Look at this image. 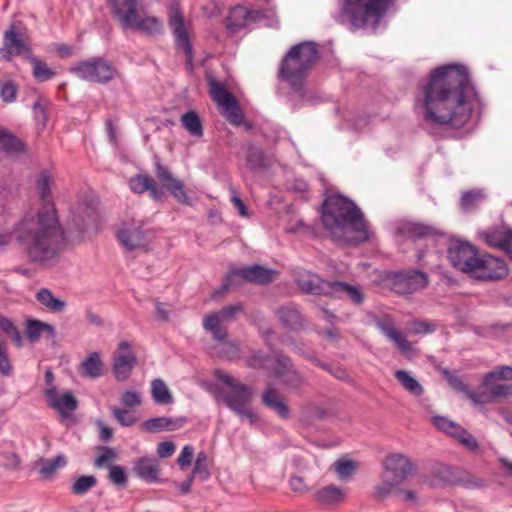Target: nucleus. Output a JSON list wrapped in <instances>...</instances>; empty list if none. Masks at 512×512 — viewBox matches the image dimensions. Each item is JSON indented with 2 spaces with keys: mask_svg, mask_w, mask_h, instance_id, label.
Masks as SVG:
<instances>
[{
  "mask_svg": "<svg viewBox=\"0 0 512 512\" xmlns=\"http://www.w3.org/2000/svg\"><path fill=\"white\" fill-rule=\"evenodd\" d=\"M475 89L463 66L447 65L434 69L423 84L418 98L427 122L463 127L470 119Z\"/></svg>",
  "mask_w": 512,
  "mask_h": 512,
  "instance_id": "1",
  "label": "nucleus"
},
{
  "mask_svg": "<svg viewBox=\"0 0 512 512\" xmlns=\"http://www.w3.org/2000/svg\"><path fill=\"white\" fill-rule=\"evenodd\" d=\"M18 238L31 261L48 266L58 260L66 238L54 205L47 203L35 218L25 219L20 225Z\"/></svg>",
  "mask_w": 512,
  "mask_h": 512,
  "instance_id": "2",
  "label": "nucleus"
},
{
  "mask_svg": "<svg viewBox=\"0 0 512 512\" xmlns=\"http://www.w3.org/2000/svg\"><path fill=\"white\" fill-rule=\"evenodd\" d=\"M323 226L335 239H343L349 231L358 233V240L368 238L366 222L357 205L342 195H332L323 203Z\"/></svg>",
  "mask_w": 512,
  "mask_h": 512,
  "instance_id": "3",
  "label": "nucleus"
},
{
  "mask_svg": "<svg viewBox=\"0 0 512 512\" xmlns=\"http://www.w3.org/2000/svg\"><path fill=\"white\" fill-rule=\"evenodd\" d=\"M319 57L316 44L305 41L292 46L279 67V78L287 81L297 92L302 91L304 81Z\"/></svg>",
  "mask_w": 512,
  "mask_h": 512,
  "instance_id": "4",
  "label": "nucleus"
},
{
  "mask_svg": "<svg viewBox=\"0 0 512 512\" xmlns=\"http://www.w3.org/2000/svg\"><path fill=\"white\" fill-rule=\"evenodd\" d=\"M112 16L120 23L122 29H132L147 36L163 32L162 21L155 16L141 17L137 12V0H106Z\"/></svg>",
  "mask_w": 512,
  "mask_h": 512,
  "instance_id": "5",
  "label": "nucleus"
},
{
  "mask_svg": "<svg viewBox=\"0 0 512 512\" xmlns=\"http://www.w3.org/2000/svg\"><path fill=\"white\" fill-rule=\"evenodd\" d=\"M396 0H345L343 13L354 28L375 29Z\"/></svg>",
  "mask_w": 512,
  "mask_h": 512,
  "instance_id": "6",
  "label": "nucleus"
},
{
  "mask_svg": "<svg viewBox=\"0 0 512 512\" xmlns=\"http://www.w3.org/2000/svg\"><path fill=\"white\" fill-rule=\"evenodd\" d=\"M207 391L240 417L254 421L255 414L248 408L252 398L250 386H207Z\"/></svg>",
  "mask_w": 512,
  "mask_h": 512,
  "instance_id": "7",
  "label": "nucleus"
},
{
  "mask_svg": "<svg viewBox=\"0 0 512 512\" xmlns=\"http://www.w3.org/2000/svg\"><path fill=\"white\" fill-rule=\"evenodd\" d=\"M69 71L82 80L100 84L112 81L117 73L115 67L102 57L78 62Z\"/></svg>",
  "mask_w": 512,
  "mask_h": 512,
  "instance_id": "8",
  "label": "nucleus"
},
{
  "mask_svg": "<svg viewBox=\"0 0 512 512\" xmlns=\"http://www.w3.org/2000/svg\"><path fill=\"white\" fill-rule=\"evenodd\" d=\"M277 274L278 273L275 270L268 269L257 264L242 268H231L226 275L225 282L222 287L212 295V298H216L226 293L229 287L234 283V278L236 277H240L250 283L266 285L273 282L276 279Z\"/></svg>",
  "mask_w": 512,
  "mask_h": 512,
  "instance_id": "9",
  "label": "nucleus"
},
{
  "mask_svg": "<svg viewBox=\"0 0 512 512\" xmlns=\"http://www.w3.org/2000/svg\"><path fill=\"white\" fill-rule=\"evenodd\" d=\"M209 90L213 101L222 108L221 113L226 120L235 126H240L244 116L232 93L215 79L209 80Z\"/></svg>",
  "mask_w": 512,
  "mask_h": 512,
  "instance_id": "10",
  "label": "nucleus"
},
{
  "mask_svg": "<svg viewBox=\"0 0 512 512\" xmlns=\"http://www.w3.org/2000/svg\"><path fill=\"white\" fill-rule=\"evenodd\" d=\"M382 481L392 486H399L415 469L412 460L402 453H389L383 461Z\"/></svg>",
  "mask_w": 512,
  "mask_h": 512,
  "instance_id": "11",
  "label": "nucleus"
},
{
  "mask_svg": "<svg viewBox=\"0 0 512 512\" xmlns=\"http://www.w3.org/2000/svg\"><path fill=\"white\" fill-rule=\"evenodd\" d=\"M242 310V303L225 306L216 312L206 315L203 318V328L211 333L213 339L222 341L226 339L228 334L225 324L233 322Z\"/></svg>",
  "mask_w": 512,
  "mask_h": 512,
  "instance_id": "12",
  "label": "nucleus"
},
{
  "mask_svg": "<svg viewBox=\"0 0 512 512\" xmlns=\"http://www.w3.org/2000/svg\"><path fill=\"white\" fill-rule=\"evenodd\" d=\"M138 363L137 356L128 341H120L111 355V372L118 382L127 381Z\"/></svg>",
  "mask_w": 512,
  "mask_h": 512,
  "instance_id": "13",
  "label": "nucleus"
},
{
  "mask_svg": "<svg viewBox=\"0 0 512 512\" xmlns=\"http://www.w3.org/2000/svg\"><path fill=\"white\" fill-rule=\"evenodd\" d=\"M387 280L391 290L399 295L415 293L428 285L427 274L419 270L391 272Z\"/></svg>",
  "mask_w": 512,
  "mask_h": 512,
  "instance_id": "14",
  "label": "nucleus"
},
{
  "mask_svg": "<svg viewBox=\"0 0 512 512\" xmlns=\"http://www.w3.org/2000/svg\"><path fill=\"white\" fill-rule=\"evenodd\" d=\"M457 393L471 400L474 405L498 402L512 397V386H453Z\"/></svg>",
  "mask_w": 512,
  "mask_h": 512,
  "instance_id": "15",
  "label": "nucleus"
},
{
  "mask_svg": "<svg viewBox=\"0 0 512 512\" xmlns=\"http://www.w3.org/2000/svg\"><path fill=\"white\" fill-rule=\"evenodd\" d=\"M120 243L129 251L145 249L153 238V233L144 228L140 221H130L121 224L117 232Z\"/></svg>",
  "mask_w": 512,
  "mask_h": 512,
  "instance_id": "16",
  "label": "nucleus"
},
{
  "mask_svg": "<svg viewBox=\"0 0 512 512\" xmlns=\"http://www.w3.org/2000/svg\"><path fill=\"white\" fill-rule=\"evenodd\" d=\"M447 255L453 267L470 273L479 254L470 243L453 239L449 242Z\"/></svg>",
  "mask_w": 512,
  "mask_h": 512,
  "instance_id": "17",
  "label": "nucleus"
},
{
  "mask_svg": "<svg viewBox=\"0 0 512 512\" xmlns=\"http://www.w3.org/2000/svg\"><path fill=\"white\" fill-rule=\"evenodd\" d=\"M470 273L480 280H499L508 274V268L501 258L490 254H479Z\"/></svg>",
  "mask_w": 512,
  "mask_h": 512,
  "instance_id": "18",
  "label": "nucleus"
},
{
  "mask_svg": "<svg viewBox=\"0 0 512 512\" xmlns=\"http://www.w3.org/2000/svg\"><path fill=\"white\" fill-rule=\"evenodd\" d=\"M294 280L299 289L305 294L331 296L333 281L323 280L310 271L296 270L294 272Z\"/></svg>",
  "mask_w": 512,
  "mask_h": 512,
  "instance_id": "19",
  "label": "nucleus"
},
{
  "mask_svg": "<svg viewBox=\"0 0 512 512\" xmlns=\"http://www.w3.org/2000/svg\"><path fill=\"white\" fill-rule=\"evenodd\" d=\"M43 394L46 397L47 405L57 411L61 419L69 418L72 412L78 408V400L70 391L60 393L53 386L45 389Z\"/></svg>",
  "mask_w": 512,
  "mask_h": 512,
  "instance_id": "20",
  "label": "nucleus"
},
{
  "mask_svg": "<svg viewBox=\"0 0 512 512\" xmlns=\"http://www.w3.org/2000/svg\"><path fill=\"white\" fill-rule=\"evenodd\" d=\"M155 176L171 196L179 203L191 206V201L184 190V183L175 178L171 171L160 163L155 162Z\"/></svg>",
  "mask_w": 512,
  "mask_h": 512,
  "instance_id": "21",
  "label": "nucleus"
},
{
  "mask_svg": "<svg viewBox=\"0 0 512 512\" xmlns=\"http://www.w3.org/2000/svg\"><path fill=\"white\" fill-rule=\"evenodd\" d=\"M22 55L29 59L31 55L30 45L16 31V27L12 25L4 33V47L0 48V57L6 61H11L13 55Z\"/></svg>",
  "mask_w": 512,
  "mask_h": 512,
  "instance_id": "22",
  "label": "nucleus"
},
{
  "mask_svg": "<svg viewBox=\"0 0 512 512\" xmlns=\"http://www.w3.org/2000/svg\"><path fill=\"white\" fill-rule=\"evenodd\" d=\"M481 239L490 247L498 248L512 259V229L506 225L491 227L480 233Z\"/></svg>",
  "mask_w": 512,
  "mask_h": 512,
  "instance_id": "23",
  "label": "nucleus"
},
{
  "mask_svg": "<svg viewBox=\"0 0 512 512\" xmlns=\"http://www.w3.org/2000/svg\"><path fill=\"white\" fill-rule=\"evenodd\" d=\"M79 374L87 379L95 380L106 375L107 367L100 351L90 352L78 365Z\"/></svg>",
  "mask_w": 512,
  "mask_h": 512,
  "instance_id": "24",
  "label": "nucleus"
},
{
  "mask_svg": "<svg viewBox=\"0 0 512 512\" xmlns=\"http://www.w3.org/2000/svg\"><path fill=\"white\" fill-rule=\"evenodd\" d=\"M129 186L137 194L149 192L150 197L155 201H163L165 198L164 189L158 187L155 180L148 174L139 173L131 177Z\"/></svg>",
  "mask_w": 512,
  "mask_h": 512,
  "instance_id": "25",
  "label": "nucleus"
},
{
  "mask_svg": "<svg viewBox=\"0 0 512 512\" xmlns=\"http://www.w3.org/2000/svg\"><path fill=\"white\" fill-rule=\"evenodd\" d=\"M273 359L274 362L273 364L272 362L270 363V368L276 378L291 382H298L301 380L300 374L289 357L276 352Z\"/></svg>",
  "mask_w": 512,
  "mask_h": 512,
  "instance_id": "26",
  "label": "nucleus"
},
{
  "mask_svg": "<svg viewBox=\"0 0 512 512\" xmlns=\"http://www.w3.org/2000/svg\"><path fill=\"white\" fill-rule=\"evenodd\" d=\"M376 326L401 352L408 353L412 350V344L395 328L389 317L377 319Z\"/></svg>",
  "mask_w": 512,
  "mask_h": 512,
  "instance_id": "27",
  "label": "nucleus"
},
{
  "mask_svg": "<svg viewBox=\"0 0 512 512\" xmlns=\"http://www.w3.org/2000/svg\"><path fill=\"white\" fill-rule=\"evenodd\" d=\"M282 325L290 330H299L304 326V318L294 304H287L275 310Z\"/></svg>",
  "mask_w": 512,
  "mask_h": 512,
  "instance_id": "28",
  "label": "nucleus"
},
{
  "mask_svg": "<svg viewBox=\"0 0 512 512\" xmlns=\"http://www.w3.org/2000/svg\"><path fill=\"white\" fill-rule=\"evenodd\" d=\"M133 471L140 479L146 482L155 483L159 481L160 467L155 458H139L135 462Z\"/></svg>",
  "mask_w": 512,
  "mask_h": 512,
  "instance_id": "29",
  "label": "nucleus"
},
{
  "mask_svg": "<svg viewBox=\"0 0 512 512\" xmlns=\"http://www.w3.org/2000/svg\"><path fill=\"white\" fill-rule=\"evenodd\" d=\"M262 403L275 412L282 419H287L290 416V409L283 396L277 390L269 387L262 394Z\"/></svg>",
  "mask_w": 512,
  "mask_h": 512,
  "instance_id": "30",
  "label": "nucleus"
},
{
  "mask_svg": "<svg viewBox=\"0 0 512 512\" xmlns=\"http://www.w3.org/2000/svg\"><path fill=\"white\" fill-rule=\"evenodd\" d=\"M169 25L173 29V33L180 45L185 47L190 52V44L188 35L184 25V19L178 4H173L170 7Z\"/></svg>",
  "mask_w": 512,
  "mask_h": 512,
  "instance_id": "31",
  "label": "nucleus"
},
{
  "mask_svg": "<svg viewBox=\"0 0 512 512\" xmlns=\"http://www.w3.org/2000/svg\"><path fill=\"white\" fill-rule=\"evenodd\" d=\"M42 333H48L50 336L55 335V327L49 323L37 320L27 319L25 322V334L31 343L39 341Z\"/></svg>",
  "mask_w": 512,
  "mask_h": 512,
  "instance_id": "32",
  "label": "nucleus"
},
{
  "mask_svg": "<svg viewBox=\"0 0 512 512\" xmlns=\"http://www.w3.org/2000/svg\"><path fill=\"white\" fill-rule=\"evenodd\" d=\"M331 297L341 298L348 297L355 304H362L364 294L359 287L347 284L345 282L333 281Z\"/></svg>",
  "mask_w": 512,
  "mask_h": 512,
  "instance_id": "33",
  "label": "nucleus"
},
{
  "mask_svg": "<svg viewBox=\"0 0 512 512\" xmlns=\"http://www.w3.org/2000/svg\"><path fill=\"white\" fill-rule=\"evenodd\" d=\"M35 298L43 307L53 313H62L66 308V302L55 297L48 288H40L36 292Z\"/></svg>",
  "mask_w": 512,
  "mask_h": 512,
  "instance_id": "34",
  "label": "nucleus"
},
{
  "mask_svg": "<svg viewBox=\"0 0 512 512\" xmlns=\"http://www.w3.org/2000/svg\"><path fill=\"white\" fill-rule=\"evenodd\" d=\"M397 233L407 239L416 240L431 235L433 228L422 223L407 222L397 229Z\"/></svg>",
  "mask_w": 512,
  "mask_h": 512,
  "instance_id": "35",
  "label": "nucleus"
},
{
  "mask_svg": "<svg viewBox=\"0 0 512 512\" xmlns=\"http://www.w3.org/2000/svg\"><path fill=\"white\" fill-rule=\"evenodd\" d=\"M246 161L253 171L265 169L269 166V159L266 153L258 146L249 144L247 147Z\"/></svg>",
  "mask_w": 512,
  "mask_h": 512,
  "instance_id": "36",
  "label": "nucleus"
},
{
  "mask_svg": "<svg viewBox=\"0 0 512 512\" xmlns=\"http://www.w3.org/2000/svg\"><path fill=\"white\" fill-rule=\"evenodd\" d=\"M345 491L335 485H329L316 493V499L323 505L331 506L344 500Z\"/></svg>",
  "mask_w": 512,
  "mask_h": 512,
  "instance_id": "37",
  "label": "nucleus"
},
{
  "mask_svg": "<svg viewBox=\"0 0 512 512\" xmlns=\"http://www.w3.org/2000/svg\"><path fill=\"white\" fill-rule=\"evenodd\" d=\"M485 199L486 194L482 189L464 191L460 198V207L464 212H471L478 208Z\"/></svg>",
  "mask_w": 512,
  "mask_h": 512,
  "instance_id": "38",
  "label": "nucleus"
},
{
  "mask_svg": "<svg viewBox=\"0 0 512 512\" xmlns=\"http://www.w3.org/2000/svg\"><path fill=\"white\" fill-rule=\"evenodd\" d=\"M0 149L8 153L25 152V144L6 129H0Z\"/></svg>",
  "mask_w": 512,
  "mask_h": 512,
  "instance_id": "39",
  "label": "nucleus"
},
{
  "mask_svg": "<svg viewBox=\"0 0 512 512\" xmlns=\"http://www.w3.org/2000/svg\"><path fill=\"white\" fill-rule=\"evenodd\" d=\"M458 473L459 468L457 467L439 466L433 472L435 481L432 483V485H456Z\"/></svg>",
  "mask_w": 512,
  "mask_h": 512,
  "instance_id": "40",
  "label": "nucleus"
},
{
  "mask_svg": "<svg viewBox=\"0 0 512 512\" xmlns=\"http://www.w3.org/2000/svg\"><path fill=\"white\" fill-rule=\"evenodd\" d=\"M249 10L244 6H235L229 12L226 19V26L232 31H237L247 25Z\"/></svg>",
  "mask_w": 512,
  "mask_h": 512,
  "instance_id": "41",
  "label": "nucleus"
},
{
  "mask_svg": "<svg viewBox=\"0 0 512 512\" xmlns=\"http://www.w3.org/2000/svg\"><path fill=\"white\" fill-rule=\"evenodd\" d=\"M29 61L32 64L33 77L38 82H44L52 79L55 76V71L48 67V65L41 59L35 56H29Z\"/></svg>",
  "mask_w": 512,
  "mask_h": 512,
  "instance_id": "42",
  "label": "nucleus"
},
{
  "mask_svg": "<svg viewBox=\"0 0 512 512\" xmlns=\"http://www.w3.org/2000/svg\"><path fill=\"white\" fill-rule=\"evenodd\" d=\"M183 127L193 136L202 137L203 127L199 115L195 111H188L182 115Z\"/></svg>",
  "mask_w": 512,
  "mask_h": 512,
  "instance_id": "43",
  "label": "nucleus"
},
{
  "mask_svg": "<svg viewBox=\"0 0 512 512\" xmlns=\"http://www.w3.org/2000/svg\"><path fill=\"white\" fill-rule=\"evenodd\" d=\"M456 485L463 486L466 489H481L487 487V481L459 468Z\"/></svg>",
  "mask_w": 512,
  "mask_h": 512,
  "instance_id": "44",
  "label": "nucleus"
},
{
  "mask_svg": "<svg viewBox=\"0 0 512 512\" xmlns=\"http://www.w3.org/2000/svg\"><path fill=\"white\" fill-rule=\"evenodd\" d=\"M493 381H512V367L499 366L483 375L481 384H491Z\"/></svg>",
  "mask_w": 512,
  "mask_h": 512,
  "instance_id": "45",
  "label": "nucleus"
},
{
  "mask_svg": "<svg viewBox=\"0 0 512 512\" xmlns=\"http://www.w3.org/2000/svg\"><path fill=\"white\" fill-rule=\"evenodd\" d=\"M40 474L46 478H51L59 467H63L67 464L65 456L58 455L54 459H41Z\"/></svg>",
  "mask_w": 512,
  "mask_h": 512,
  "instance_id": "46",
  "label": "nucleus"
},
{
  "mask_svg": "<svg viewBox=\"0 0 512 512\" xmlns=\"http://www.w3.org/2000/svg\"><path fill=\"white\" fill-rule=\"evenodd\" d=\"M108 479L116 487L123 489L127 486L128 477L124 467L120 465H108Z\"/></svg>",
  "mask_w": 512,
  "mask_h": 512,
  "instance_id": "47",
  "label": "nucleus"
},
{
  "mask_svg": "<svg viewBox=\"0 0 512 512\" xmlns=\"http://www.w3.org/2000/svg\"><path fill=\"white\" fill-rule=\"evenodd\" d=\"M0 329L9 336L17 347H22L23 340L19 329L5 316H0Z\"/></svg>",
  "mask_w": 512,
  "mask_h": 512,
  "instance_id": "48",
  "label": "nucleus"
},
{
  "mask_svg": "<svg viewBox=\"0 0 512 512\" xmlns=\"http://www.w3.org/2000/svg\"><path fill=\"white\" fill-rule=\"evenodd\" d=\"M97 483V479L93 475H84L79 477L71 486V491L75 495H84Z\"/></svg>",
  "mask_w": 512,
  "mask_h": 512,
  "instance_id": "49",
  "label": "nucleus"
},
{
  "mask_svg": "<svg viewBox=\"0 0 512 512\" xmlns=\"http://www.w3.org/2000/svg\"><path fill=\"white\" fill-rule=\"evenodd\" d=\"M217 353L221 357H225L227 359L233 360L240 356V347L234 341H218Z\"/></svg>",
  "mask_w": 512,
  "mask_h": 512,
  "instance_id": "50",
  "label": "nucleus"
},
{
  "mask_svg": "<svg viewBox=\"0 0 512 512\" xmlns=\"http://www.w3.org/2000/svg\"><path fill=\"white\" fill-rule=\"evenodd\" d=\"M433 423L439 430L447 433L452 437H455L462 428V426H460L456 422L443 416L433 417Z\"/></svg>",
  "mask_w": 512,
  "mask_h": 512,
  "instance_id": "51",
  "label": "nucleus"
},
{
  "mask_svg": "<svg viewBox=\"0 0 512 512\" xmlns=\"http://www.w3.org/2000/svg\"><path fill=\"white\" fill-rule=\"evenodd\" d=\"M208 457L204 451L198 452L194 464V475H198V478L201 481H206L210 477V472L208 470Z\"/></svg>",
  "mask_w": 512,
  "mask_h": 512,
  "instance_id": "52",
  "label": "nucleus"
},
{
  "mask_svg": "<svg viewBox=\"0 0 512 512\" xmlns=\"http://www.w3.org/2000/svg\"><path fill=\"white\" fill-rule=\"evenodd\" d=\"M272 358L269 355H265L261 351L253 352L246 360L249 367L254 369H267L270 368Z\"/></svg>",
  "mask_w": 512,
  "mask_h": 512,
  "instance_id": "53",
  "label": "nucleus"
},
{
  "mask_svg": "<svg viewBox=\"0 0 512 512\" xmlns=\"http://www.w3.org/2000/svg\"><path fill=\"white\" fill-rule=\"evenodd\" d=\"M100 454L94 460V466L96 468H107L108 461L114 460L117 457L115 450L108 446H101L98 448Z\"/></svg>",
  "mask_w": 512,
  "mask_h": 512,
  "instance_id": "54",
  "label": "nucleus"
},
{
  "mask_svg": "<svg viewBox=\"0 0 512 512\" xmlns=\"http://www.w3.org/2000/svg\"><path fill=\"white\" fill-rule=\"evenodd\" d=\"M36 187L38 190V193L43 201L42 207L50 203L53 205V203L49 200L50 197V177L46 172H42L40 174V177L37 180Z\"/></svg>",
  "mask_w": 512,
  "mask_h": 512,
  "instance_id": "55",
  "label": "nucleus"
},
{
  "mask_svg": "<svg viewBox=\"0 0 512 512\" xmlns=\"http://www.w3.org/2000/svg\"><path fill=\"white\" fill-rule=\"evenodd\" d=\"M152 398L159 405H168L173 403V396L168 386H152Z\"/></svg>",
  "mask_w": 512,
  "mask_h": 512,
  "instance_id": "56",
  "label": "nucleus"
},
{
  "mask_svg": "<svg viewBox=\"0 0 512 512\" xmlns=\"http://www.w3.org/2000/svg\"><path fill=\"white\" fill-rule=\"evenodd\" d=\"M334 467L341 479H348L355 472L357 464L352 460L339 459L334 463Z\"/></svg>",
  "mask_w": 512,
  "mask_h": 512,
  "instance_id": "57",
  "label": "nucleus"
},
{
  "mask_svg": "<svg viewBox=\"0 0 512 512\" xmlns=\"http://www.w3.org/2000/svg\"><path fill=\"white\" fill-rule=\"evenodd\" d=\"M141 428L143 431L152 434L165 432V416L145 420L141 424Z\"/></svg>",
  "mask_w": 512,
  "mask_h": 512,
  "instance_id": "58",
  "label": "nucleus"
},
{
  "mask_svg": "<svg viewBox=\"0 0 512 512\" xmlns=\"http://www.w3.org/2000/svg\"><path fill=\"white\" fill-rule=\"evenodd\" d=\"M454 438H456L463 446L472 452H476L479 449V443L477 439L463 427Z\"/></svg>",
  "mask_w": 512,
  "mask_h": 512,
  "instance_id": "59",
  "label": "nucleus"
},
{
  "mask_svg": "<svg viewBox=\"0 0 512 512\" xmlns=\"http://www.w3.org/2000/svg\"><path fill=\"white\" fill-rule=\"evenodd\" d=\"M17 86L13 81L0 83V97L4 102L10 103L16 99Z\"/></svg>",
  "mask_w": 512,
  "mask_h": 512,
  "instance_id": "60",
  "label": "nucleus"
},
{
  "mask_svg": "<svg viewBox=\"0 0 512 512\" xmlns=\"http://www.w3.org/2000/svg\"><path fill=\"white\" fill-rule=\"evenodd\" d=\"M12 371V365L7 354V343L0 336V372L3 375H9Z\"/></svg>",
  "mask_w": 512,
  "mask_h": 512,
  "instance_id": "61",
  "label": "nucleus"
},
{
  "mask_svg": "<svg viewBox=\"0 0 512 512\" xmlns=\"http://www.w3.org/2000/svg\"><path fill=\"white\" fill-rule=\"evenodd\" d=\"M112 414L118 423L124 427H130L136 422V418L129 411L115 407Z\"/></svg>",
  "mask_w": 512,
  "mask_h": 512,
  "instance_id": "62",
  "label": "nucleus"
},
{
  "mask_svg": "<svg viewBox=\"0 0 512 512\" xmlns=\"http://www.w3.org/2000/svg\"><path fill=\"white\" fill-rule=\"evenodd\" d=\"M436 326L428 321L416 320L409 324V331L412 334H429L434 332Z\"/></svg>",
  "mask_w": 512,
  "mask_h": 512,
  "instance_id": "63",
  "label": "nucleus"
},
{
  "mask_svg": "<svg viewBox=\"0 0 512 512\" xmlns=\"http://www.w3.org/2000/svg\"><path fill=\"white\" fill-rule=\"evenodd\" d=\"M121 403L129 408L140 406L142 403L141 394L136 391H126L121 396Z\"/></svg>",
  "mask_w": 512,
  "mask_h": 512,
  "instance_id": "64",
  "label": "nucleus"
}]
</instances>
